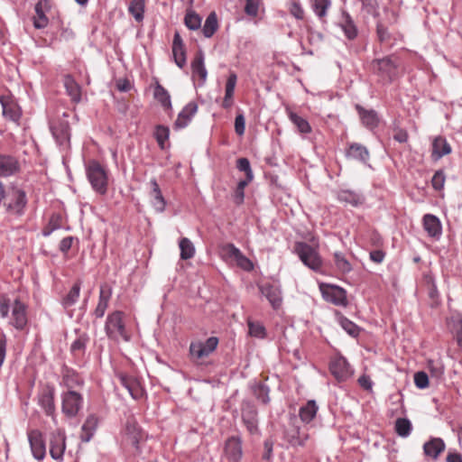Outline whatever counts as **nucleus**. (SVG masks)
Returning <instances> with one entry per match:
<instances>
[{
    "label": "nucleus",
    "instance_id": "f257e3e1",
    "mask_svg": "<svg viewBox=\"0 0 462 462\" xmlns=\"http://www.w3.org/2000/svg\"><path fill=\"white\" fill-rule=\"evenodd\" d=\"M400 59L396 55L374 59L371 62V69L382 80L392 82L398 75Z\"/></svg>",
    "mask_w": 462,
    "mask_h": 462
},
{
    "label": "nucleus",
    "instance_id": "f03ea898",
    "mask_svg": "<svg viewBox=\"0 0 462 462\" xmlns=\"http://www.w3.org/2000/svg\"><path fill=\"white\" fill-rule=\"evenodd\" d=\"M87 176L95 191L101 195L106 193L108 186L107 173L98 162L93 160L88 162Z\"/></svg>",
    "mask_w": 462,
    "mask_h": 462
},
{
    "label": "nucleus",
    "instance_id": "7ed1b4c3",
    "mask_svg": "<svg viewBox=\"0 0 462 462\" xmlns=\"http://www.w3.org/2000/svg\"><path fill=\"white\" fill-rule=\"evenodd\" d=\"M124 312L116 310L110 313L106 321L105 330L106 336L113 340H118L122 337L124 340L128 341L129 336L125 331V323L123 321Z\"/></svg>",
    "mask_w": 462,
    "mask_h": 462
},
{
    "label": "nucleus",
    "instance_id": "20e7f679",
    "mask_svg": "<svg viewBox=\"0 0 462 462\" xmlns=\"http://www.w3.org/2000/svg\"><path fill=\"white\" fill-rule=\"evenodd\" d=\"M294 252L300 257L301 262L309 268L318 271L321 267V258L318 252L305 242H296Z\"/></svg>",
    "mask_w": 462,
    "mask_h": 462
},
{
    "label": "nucleus",
    "instance_id": "39448f33",
    "mask_svg": "<svg viewBox=\"0 0 462 462\" xmlns=\"http://www.w3.org/2000/svg\"><path fill=\"white\" fill-rule=\"evenodd\" d=\"M4 201L6 210L16 215H22L27 204L26 193L24 190L16 187H12Z\"/></svg>",
    "mask_w": 462,
    "mask_h": 462
},
{
    "label": "nucleus",
    "instance_id": "423d86ee",
    "mask_svg": "<svg viewBox=\"0 0 462 462\" xmlns=\"http://www.w3.org/2000/svg\"><path fill=\"white\" fill-rule=\"evenodd\" d=\"M125 442L134 448V454H141L140 442L145 439V436L142 429L134 417H129L125 423Z\"/></svg>",
    "mask_w": 462,
    "mask_h": 462
},
{
    "label": "nucleus",
    "instance_id": "0eeeda50",
    "mask_svg": "<svg viewBox=\"0 0 462 462\" xmlns=\"http://www.w3.org/2000/svg\"><path fill=\"white\" fill-rule=\"evenodd\" d=\"M319 289L326 301L343 307L348 304L346 291L343 288L337 285L320 284Z\"/></svg>",
    "mask_w": 462,
    "mask_h": 462
},
{
    "label": "nucleus",
    "instance_id": "6e6552de",
    "mask_svg": "<svg viewBox=\"0 0 462 462\" xmlns=\"http://www.w3.org/2000/svg\"><path fill=\"white\" fill-rule=\"evenodd\" d=\"M83 397L76 391L69 390L62 396V411L69 418L75 417L79 411Z\"/></svg>",
    "mask_w": 462,
    "mask_h": 462
},
{
    "label": "nucleus",
    "instance_id": "1a4fd4ad",
    "mask_svg": "<svg viewBox=\"0 0 462 462\" xmlns=\"http://www.w3.org/2000/svg\"><path fill=\"white\" fill-rule=\"evenodd\" d=\"M242 420L250 434H257L258 429V411L256 407L250 402H243L241 405Z\"/></svg>",
    "mask_w": 462,
    "mask_h": 462
},
{
    "label": "nucleus",
    "instance_id": "9d476101",
    "mask_svg": "<svg viewBox=\"0 0 462 462\" xmlns=\"http://www.w3.org/2000/svg\"><path fill=\"white\" fill-rule=\"evenodd\" d=\"M217 337H210L205 342L191 343L189 346V353L192 356L202 358L208 356L214 352L218 345Z\"/></svg>",
    "mask_w": 462,
    "mask_h": 462
},
{
    "label": "nucleus",
    "instance_id": "9b49d317",
    "mask_svg": "<svg viewBox=\"0 0 462 462\" xmlns=\"http://www.w3.org/2000/svg\"><path fill=\"white\" fill-rule=\"evenodd\" d=\"M224 456L229 462H240L243 456L242 439L240 437L232 436L226 440Z\"/></svg>",
    "mask_w": 462,
    "mask_h": 462
},
{
    "label": "nucleus",
    "instance_id": "f8f14e48",
    "mask_svg": "<svg viewBox=\"0 0 462 462\" xmlns=\"http://www.w3.org/2000/svg\"><path fill=\"white\" fill-rule=\"evenodd\" d=\"M28 440L34 458L37 460L43 459L46 454V448L42 433L38 430H32L28 432Z\"/></svg>",
    "mask_w": 462,
    "mask_h": 462
},
{
    "label": "nucleus",
    "instance_id": "ddd939ff",
    "mask_svg": "<svg viewBox=\"0 0 462 462\" xmlns=\"http://www.w3.org/2000/svg\"><path fill=\"white\" fill-rule=\"evenodd\" d=\"M118 379L133 399L139 400L143 397L144 391L137 378L121 373L118 374Z\"/></svg>",
    "mask_w": 462,
    "mask_h": 462
},
{
    "label": "nucleus",
    "instance_id": "4468645a",
    "mask_svg": "<svg viewBox=\"0 0 462 462\" xmlns=\"http://www.w3.org/2000/svg\"><path fill=\"white\" fill-rule=\"evenodd\" d=\"M50 129L53 137L56 139L60 145H62L69 141V125L65 119H59L50 124Z\"/></svg>",
    "mask_w": 462,
    "mask_h": 462
},
{
    "label": "nucleus",
    "instance_id": "2eb2a0df",
    "mask_svg": "<svg viewBox=\"0 0 462 462\" xmlns=\"http://www.w3.org/2000/svg\"><path fill=\"white\" fill-rule=\"evenodd\" d=\"M223 251L229 258L234 259L236 264L243 270L251 271L254 269L253 263L234 244H226L223 247Z\"/></svg>",
    "mask_w": 462,
    "mask_h": 462
},
{
    "label": "nucleus",
    "instance_id": "dca6fc26",
    "mask_svg": "<svg viewBox=\"0 0 462 462\" xmlns=\"http://www.w3.org/2000/svg\"><path fill=\"white\" fill-rule=\"evenodd\" d=\"M259 290L274 310L282 306V297L280 288L271 283H264L259 286Z\"/></svg>",
    "mask_w": 462,
    "mask_h": 462
},
{
    "label": "nucleus",
    "instance_id": "f3484780",
    "mask_svg": "<svg viewBox=\"0 0 462 462\" xmlns=\"http://www.w3.org/2000/svg\"><path fill=\"white\" fill-rule=\"evenodd\" d=\"M66 437L64 433L58 431L52 433L50 439V454L55 460H62L66 448Z\"/></svg>",
    "mask_w": 462,
    "mask_h": 462
},
{
    "label": "nucleus",
    "instance_id": "a211bd4d",
    "mask_svg": "<svg viewBox=\"0 0 462 462\" xmlns=\"http://www.w3.org/2000/svg\"><path fill=\"white\" fill-rule=\"evenodd\" d=\"M21 170L19 161L9 154H0V177H9Z\"/></svg>",
    "mask_w": 462,
    "mask_h": 462
},
{
    "label": "nucleus",
    "instance_id": "6ab92c4d",
    "mask_svg": "<svg viewBox=\"0 0 462 462\" xmlns=\"http://www.w3.org/2000/svg\"><path fill=\"white\" fill-rule=\"evenodd\" d=\"M172 55L176 65L182 69L186 65L187 61L186 48L178 31L175 32L173 36Z\"/></svg>",
    "mask_w": 462,
    "mask_h": 462
},
{
    "label": "nucleus",
    "instance_id": "aec40b11",
    "mask_svg": "<svg viewBox=\"0 0 462 462\" xmlns=\"http://www.w3.org/2000/svg\"><path fill=\"white\" fill-rule=\"evenodd\" d=\"M11 324L17 329H23L27 324L26 306L19 299L13 305Z\"/></svg>",
    "mask_w": 462,
    "mask_h": 462
},
{
    "label": "nucleus",
    "instance_id": "412c9836",
    "mask_svg": "<svg viewBox=\"0 0 462 462\" xmlns=\"http://www.w3.org/2000/svg\"><path fill=\"white\" fill-rule=\"evenodd\" d=\"M198 111V105L196 102H189L179 113L176 121L174 122V129H181L186 127L191 121L192 117Z\"/></svg>",
    "mask_w": 462,
    "mask_h": 462
},
{
    "label": "nucleus",
    "instance_id": "4be33fe9",
    "mask_svg": "<svg viewBox=\"0 0 462 462\" xmlns=\"http://www.w3.org/2000/svg\"><path fill=\"white\" fill-rule=\"evenodd\" d=\"M445 448L446 444L440 438H431L423 445L424 455L432 460H437Z\"/></svg>",
    "mask_w": 462,
    "mask_h": 462
},
{
    "label": "nucleus",
    "instance_id": "5701e85b",
    "mask_svg": "<svg viewBox=\"0 0 462 462\" xmlns=\"http://www.w3.org/2000/svg\"><path fill=\"white\" fill-rule=\"evenodd\" d=\"M451 151V146L445 137L439 135L433 139L430 155L432 161L438 162L443 156L449 154Z\"/></svg>",
    "mask_w": 462,
    "mask_h": 462
},
{
    "label": "nucleus",
    "instance_id": "b1692460",
    "mask_svg": "<svg viewBox=\"0 0 462 462\" xmlns=\"http://www.w3.org/2000/svg\"><path fill=\"white\" fill-rule=\"evenodd\" d=\"M329 371L338 381H345L350 374L349 365L344 357L333 360L329 364Z\"/></svg>",
    "mask_w": 462,
    "mask_h": 462
},
{
    "label": "nucleus",
    "instance_id": "393cba45",
    "mask_svg": "<svg viewBox=\"0 0 462 462\" xmlns=\"http://www.w3.org/2000/svg\"><path fill=\"white\" fill-rule=\"evenodd\" d=\"M111 295V288L107 287L106 284L100 286L98 303L93 312L97 319H101L104 317L105 312L108 307Z\"/></svg>",
    "mask_w": 462,
    "mask_h": 462
},
{
    "label": "nucleus",
    "instance_id": "a878e982",
    "mask_svg": "<svg viewBox=\"0 0 462 462\" xmlns=\"http://www.w3.org/2000/svg\"><path fill=\"white\" fill-rule=\"evenodd\" d=\"M337 199L352 207H359L365 203V196L352 189H341L337 192Z\"/></svg>",
    "mask_w": 462,
    "mask_h": 462
},
{
    "label": "nucleus",
    "instance_id": "bb28decb",
    "mask_svg": "<svg viewBox=\"0 0 462 462\" xmlns=\"http://www.w3.org/2000/svg\"><path fill=\"white\" fill-rule=\"evenodd\" d=\"M54 393V388L48 385L39 396V403L49 416L55 411Z\"/></svg>",
    "mask_w": 462,
    "mask_h": 462
},
{
    "label": "nucleus",
    "instance_id": "cd10ccee",
    "mask_svg": "<svg viewBox=\"0 0 462 462\" xmlns=\"http://www.w3.org/2000/svg\"><path fill=\"white\" fill-rule=\"evenodd\" d=\"M192 76L198 75L201 80L200 85H203L207 79L208 71L204 65V53L199 50L191 61Z\"/></svg>",
    "mask_w": 462,
    "mask_h": 462
},
{
    "label": "nucleus",
    "instance_id": "c85d7f7f",
    "mask_svg": "<svg viewBox=\"0 0 462 462\" xmlns=\"http://www.w3.org/2000/svg\"><path fill=\"white\" fill-rule=\"evenodd\" d=\"M63 84L71 100L75 103L80 102L81 88L70 74H67L63 77Z\"/></svg>",
    "mask_w": 462,
    "mask_h": 462
},
{
    "label": "nucleus",
    "instance_id": "c756f323",
    "mask_svg": "<svg viewBox=\"0 0 462 462\" xmlns=\"http://www.w3.org/2000/svg\"><path fill=\"white\" fill-rule=\"evenodd\" d=\"M308 438V434L300 432L298 427H291L288 429L285 432L286 440L289 442L291 446L294 448L303 447Z\"/></svg>",
    "mask_w": 462,
    "mask_h": 462
},
{
    "label": "nucleus",
    "instance_id": "7c9ffc66",
    "mask_svg": "<svg viewBox=\"0 0 462 462\" xmlns=\"http://www.w3.org/2000/svg\"><path fill=\"white\" fill-rule=\"evenodd\" d=\"M423 226L430 236L438 237L441 235V224L439 219L431 214L423 217Z\"/></svg>",
    "mask_w": 462,
    "mask_h": 462
},
{
    "label": "nucleus",
    "instance_id": "2f4dec72",
    "mask_svg": "<svg viewBox=\"0 0 462 462\" xmlns=\"http://www.w3.org/2000/svg\"><path fill=\"white\" fill-rule=\"evenodd\" d=\"M150 183L152 187L150 196L152 199V205L158 212H163L165 210L166 201L162 196L160 186L155 179L151 180Z\"/></svg>",
    "mask_w": 462,
    "mask_h": 462
},
{
    "label": "nucleus",
    "instance_id": "473e14b6",
    "mask_svg": "<svg viewBox=\"0 0 462 462\" xmlns=\"http://www.w3.org/2000/svg\"><path fill=\"white\" fill-rule=\"evenodd\" d=\"M362 123L368 128L373 129L378 125L379 119L374 110H366L360 105L356 106Z\"/></svg>",
    "mask_w": 462,
    "mask_h": 462
},
{
    "label": "nucleus",
    "instance_id": "72a5a7b5",
    "mask_svg": "<svg viewBox=\"0 0 462 462\" xmlns=\"http://www.w3.org/2000/svg\"><path fill=\"white\" fill-rule=\"evenodd\" d=\"M236 81V74L235 72H230L226 83V93L222 103V106L224 108H229L233 105V96Z\"/></svg>",
    "mask_w": 462,
    "mask_h": 462
},
{
    "label": "nucleus",
    "instance_id": "f704fd0d",
    "mask_svg": "<svg viewBox=\"0 0 462 462\" xmlns=\"http://www.w3.org/2000/svg\"><path fill=\"white\" fill-rule=\"evenodd\" d=\"M97 424L98 419L96 415L90 414L88 416L84 424L82 425V441L88 442L91 439L97 428Z\"/></svg>",
    "mask_w": 462,
    "mask_h": 462
},
{
    "label": "nucleus",
    "instance_id": "c9c22d12",
    "mask_svg": "<svg viewBox=\"0 0 462 462\" xmlns=\"http://www.w3.org/2000/svg\"><path fill=\"white\" fill-rule=\"evenodd\" d=\"M346 156L365 162L369 158V152L364 145L354 143L349 145L348 150L346 151Z\"/></svg>",
    "mask_w": 462,
    "mask_h": 462
},
{
    "label": "nucleus",
    "instance_id": "e433bc0d",
    "mask_svg": "<svg viewBox=\"0 0 462 462\" xmlns=\"http://www.w3.org/2000/svg\"><path fill=\"white\" fill-rule=\"evenodd\" d=\"M318 406L314 400L309 401L304 406L300 409V417L305 423L310 422L316 416Z\"/></svg>",
    "mask_w": 462,
    "mask_h": 462
},
{
    "label": "nucleus",
    "instance_id": "4c0bfd02",
    "mask_svg": "<svg viewBox=\"0 0 462 462\" xmlns=\"http://www.w3.org/2000/svg\"><path fill=\"white\" fill-rule=\"evenodd\" d=\"M217 29H218V21H217V14L215 12H211L206 18V21L202 27L203 35L206 38H210L214 35V33L217 31Z\"/></svg>",
    "mask_w": 462,
    "mask_h": 462
},
{
    "label": "nucleus",
    "instance_id": "58836bf2",
    "mask_svg": "<svg viewBox=\"0 0 462 462\" xmlns=\"http://www.w3.org/2000/svg\"><path fill=\"white\" fill-rule=\"evenodd\" d=\"M0 101L3 106L4 116L14 122H17L21 117L20 108L15 104L5 102L4 97H1Z\"/></svg>",
    "mask_w": 462,
    "mask_h": 462
},
{
    "label": "nucleus",
    "instance_id": "ea45409f",
    "mask_svg": "<svg viewBox=\"0 0 462 462\" xmlns=\"http://www.w3.org/2000/svg\"><path fill=\"white\" fill-rule=\"evenodd\" d=\"M343 17L342 30L348 40H354L357 36V28L349 14L343 12Z\"/></svg>",
    "mask_w": 462,
    "mask_h": 462
},
{
    "label": "nucleus",
    "instance_id": "a19ab883",
    "mask_svg": "<svg viewBox=\"0 0 462 462\" xmlns=\"http://www.w3.org/2000/svg\"><path fill=\"white\" fill-rule=\"evenodd\" d=\"M80 287H81L80 281H78L73 284L70 291L62 299L61 303L64 308H69L76 303V301L78 300V299L79 297Z\"/></svg>",
    "mask_w": 462,
    "mask_h": 462
},
{
    "label": "nucleus",
    "instance_id": "79ce46f5",
    "mask_svg": "<svg viewBox=\"0 0 462 462\" xmlns=\"http://www.w3.org/2000/svg\"><path fill=\"white\" fill-rule=\"evenodd\" d=\"M252 391L255 398L263 402V404H267L270 402L269 393L270 389L269 387L263 383H257L252 386Z\"/></svg>",
    "mask_w": 462,
    "mask_h": 462
},
{
    "label": "nucleus",
    "instance_id": "37998d69",
    "mask_svg": "<svg viewBox=\"0 0 462 462\" xmlns=\"http://www.w3.org/2000/svg\"><path fill=\"white\" fill-rule=\"evenodd\" d=\"M154 97H155V99L158 100V102H160V104L162 105V106L164 109L171 108V101L170 94L159 83L157 84V86L155 87V89H154Z\"/></svg>",
    "mask_w": 462,
    "mask_h": 462
},
{
    "label": "nucleus",
    "instance_id": "c03bdc74",
    "mask_svg": "<svg viewBox=\"0 0 462 462\" xmlns=\"http://www.w3.org/2000/svg\"><path fill=\"white\" fill-rule=\"evenodd\" d=\"M153 136L156 139L159 147L162 150L166 148V142L169 140L170 129L168 126L162 125H157L153 133Z\"/></svg>",
    "mask_w": 462,
    "mask_h": 462
},
{
    "label": "nucleus",
    "instance_id": "a18cd8bd",
    "mask_svg": "<svg viewBox=\"0 0 462 462\" xmlns=\"http://www.w3.org/2000/svg\"><path fill=\"white\" fill-rule=\"evenodd\" d=\"M144 5L145 0H132L130 2L128 11L135 21L142 22L143 20Z\"/></svg>",
    "mask_w": 462,
    "mask_h": 462
},
{
    "label": "nucleus",
    "instance_id": "49530a36",
    "mask_svg": "<svg viewBox=\"0 0 462 462\" xmlns=\"http://www.w3.org/2000/svg\"><path fill=\"white\" fill-rule=\"evenodd\" d=\"M35 13L36 16L34 17L33 25L37 29H43L48 25V18L45 15L43 5H42V1H39L35 5Z\"/></svg>",
    "mask_w": 462,
    "mask_h": 462
},
{
    "label": "nucleus",
    "instance_id": "de8ad7c7",
    "mask_svg": "<svg viewBox=\"0 0 462 462\" xmlns=\"http://www.w3.org/2000/svg\"><path fill=\"white\" fill-rule=\"evenodd\" d=\"M180 258L188 260L194 256L195 247L189 238L183 237L180 241Z\"/></svg>",
    "mask_w": 462,
    "mask_h": 462
},
{
    "label": "nucleus",
    "instance_id": "09e8293b",
    "mask_svg": "<svg viewBox=\"0 0 462 462\" xmlns=\"http://www.w3.org/2000/svg\"><path fill=\"white\" fill-rule=\"evenodd\" d=\"M201 21V17L193 10L188 11L184 17L185 25L191 31L199 29Z\"/></svg>",
    "mask_w": 462,
    "mask_h": 462
},
{
    "label": "nucleus",
    "instance_id": "8fccbe9b",
    "mask_svg": "<svg viewBox=\"0 0 462 462\" xmlns=\"http://www.w3.org/2000/svg\"><path fill=\"white\" fill-rule=\"evenodd\" d=\"M334 261L337 270L342 273H350L353 269L351 263L343 253L336 252L334 254Z\"/></svg>",
    "mask_w": 462,
    "mask_h": 462
},
{
    "label": "nucleus",
    "instance_id": "3c124183",
    "mask_svg": "<svg viewBox=\"0 0 462 462\" xmlns=\"http://www.w3.org/2000/svg\"><path fill=\"white\" fill-rule=\"evenodd\" d=\"M396 433L402 438H406L411 434V423L406 418H398L394 426Z\"/></svg>",
    "mask_w": 462,
    "mask_h": 462
},
{
    "label": "nucleus",
    "instance_id": "603ef678",
    "mask_svg": "<svg viewBox=\"0 0 462 462\" xmlns=\"http://www.w3.org/2000/svg\"><path fill=\"white\" fill-rule=\"evenodd\" d=\"M291 121L297 126L298 130L302 134H309L311 132V127L309 122L303 117L300 116L294 112H291L290 115Z\"/></svg>",
    "mask_w": 462,
    "mask_h": 462
},
{
    "label": "nucleus",
    "instance_id": "864d4df0",
    "mask_svg": "<svg viewBox=\"0 0 462 462\" xmlns=\"http://www.w3.org/2000/svg\"><path fill=\"white\" fill-rule=\"evenodd\" d=\"M314 13L322 19L327 14V10L330 6V0H310Z\"/></svg>",
    "mask_w": 462,
    "mask_h": 462
},
{
    "label": "nucleus",
    "instance_id": "5fc2aeb1",
    "mask_svg": "<svg viewBox=\"0 0 462 462\" xmlns=\"http://www.w3.org/2000/svg\"><path fill=\"white\" fill-rule=\"evenodd\" d=\"M63 383L69 390H71L76 385H81L83 381L77 373L68 370L63 375Z\"/></svg>",
    "mask_w": 462,
    "mask_h": 462
},
{
    "label": "nucleus",
    "instance_id": "6e6d98bb",
    "mask_svg": "<svg viewBox=\"0 0 462 462\" xmlns=\"http://www.w3.org/2000/svg\"><path fill=\"white\" fill-rule=\"evenodd\" d=\"M339 322H340L341 327L344 328V330L346 331L347 334H349L350 336H352L354 337H358V335L361 331V328L357 325H356L353 321H351L350 319H348L346 317H341L339 319Z\"/></svg>",
    "mask_w": 462,
    "mask_h": 462
},
{
    "label": "nucleus",
    "instance_id": "4d7b16f0",
    "mask_svg": "<svg viewBox=\"0 0 462 462\" xmlns=\"http://www.w3.org/2000/svg\"><path fill=\"white\" fill-rule=\"evenodd\" d=\"M248 328L252 337L263 338L266 336L265 328L259 322L248 321Z\"/></svg>",
    "mask_w": 462,
    "mask_h": 462
},
{
    "label": "nucleus",
    "instance_id": "13d9d810",
    "mask_svg": "<svg viewBox=\"0 0 462 462\" xmlns=\"http://www.w3.org/2000/svg\"><path fill=\"white\" fill-rule=\"evenodd\" d=\"M236 168L240 171H244L247 177V180H253L254 174L250 165V162L247 158H239L236 161Z\"/></svg>",
    "mask_w": 462,
    "mask_h": 462
},
{
    "label": "nucleus",
    "instance_id": "bf43d9fd",
    "mask_svg": "<svg viewBox=\"0 0 462 462\" xmlns=\"http://www.w3.org/2000/svg\"><path fill=\"white\" fill-rule=\"evenodd\" d=\"M446 176L443 170L437 171L432 179H431V185L434 189L436 190H441L444 187Z\"/></svg>",
    "mask_w": 462,
    "mask_h": 462
},
{
    "label": "nucleus",
    "instance_id": "052dcab7",
    "mask_svg": "<svg viewBox=\"0 0 462 462\" xmlns=\"http://www.w3.org/2000/svg\"><path fill=\"white\" fill-rule=\"evenodd\" d=\"M88 340V337L86 334L81 335L71 344L70 351L73 354H76L77 352H84Z\"/></svg>",
    "mask_w": 462,
    "mask_h": 462
},
{
    "label": "nucleus",
    "instance_id": "680f3d73",
    "mask_svg": "<svg viewBox=\"0 0 462 462\" xmlns=\"http://www.w3.org/2000/svg\"><path fill=\"white\" fill-rule=\"evenodd\" d=\"M376 35L380 42H385L391 39L388 28L382 22H377Z\"/></svg>",
    "mask_w": 462,
    "mask_h": 462
},
{
    "label": "nucleus",
    "instance_id": "e2e57ef3",
    "mask_svg": "<svg viewBox=\"0 0 462 462\" xmlns=\"http://www.w3.org/2000/svg\"><path fill=\"white\" fill-rule=\"evenodd\" d=\"M362 3L363 9L368 14L374 16L378 15V2L377 0H360Z\"/></svg>",
    "mask_w": 462,
    "mask_h": 462
},
{
    "label": "nucleus",
    "instance_id": "0e129e2a",
    "mask_svg": "<svg viewBox=\"0 0 462 462\" xmlns=\"http://www.w3.org/2000/svg\"><path fill=\"white\" fill-rule=\"evenodd\" d=\"M60 216H55L53 215L50 221H49V224L48 226L42 230V235L44 236H50L54 230L60 228Z\"/></svg>",
    "mask_w": 462,
    "mask_h": 462
},
{
    "label": "nucleus",
    "instance_id": "69168bd1",
    "mask_svg": "<svg viewBox=\"0 0 462 462\" xmlns=\"http://www.w3.org/2000/svg\"><path fill=\"white\" fill-rule=\"evenodd\" d=\"M414 383L419 389H425L429 386V376L423 372L420 371L414 374Z\"/></svg>",
    "mask_w": 462,
    "mask_h": 462
},
{
    "label": "nucleus",
    "instance_id": "338daca9",
    "mask_svg": "<svg viewBox=\"0 0 462 462\" xmlns=\"http://www.w3.org/2000/svg\"><path fill=\"white\" fill-rule=\"evenodd\" d=\"M258 8L257 0H245V13L247 15L255 17L258 14Z\"/></svg>",
    "mask_w": 462,
    "mask_h": 462
},
{
    "label": "nucleus",
    "instance_id": "774afa93",
    "mask_svg": "<svg viewBox=\"0 0 462 462\" xmlns=\"http://www.w3.org/2000/svg\"><path fill=\"white\" fill-rule=\"evenodd\" d=\"M290 13L297 20H302L304 18V10L298 2H292L291 4Z\"/></svg>",
    "mask_w": 462,
    "mask_h": 462
}]
</instances>
